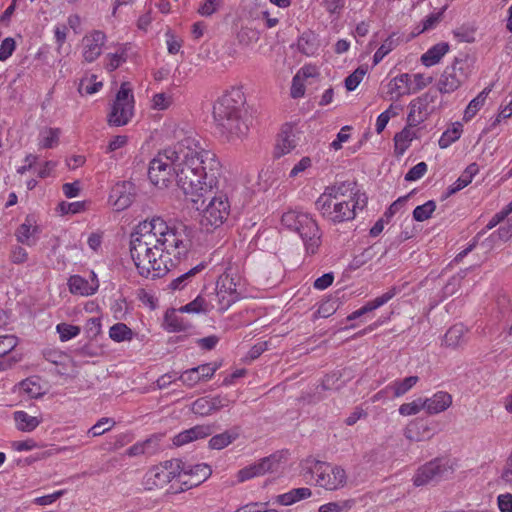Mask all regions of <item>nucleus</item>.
Segmentation results:
<instances>
[{
    "mask_svg": "<svg viewBox=\"0 0 512 512\" xmlns=\"http://www.w3.org/2000/svg\"><path fill=\"white\" fill-rule=\"evenodd\" d=\"M177 142L160 150L150 161L148 177L159 188L168 187L173 179L185 197L199 210L200 223L206 229L221 227L229 218L231 200L226 188H219L221 163L216 154L205 148L192 130L175 125Z\"/></svg>",
    "mask_w": 512,
    "mask_h": 512,
    "instance_id": "1",
    "label": "nucleus"
},
{
    "mask_svg": "<svg viewBox=\"0 0 512 512\" xmlns=\"http://www.w3.org/2000/svg\"><path fill=\"white\" fill-rule=\"evenodd\" d=\"M191 248L188 228L161 217L140 222L130 237V256L138 274L147 279L165 276Z\"/></svg>",
    "mask_w": 512,
    "mask_h": 512,
    "instance_id": "2",
    "label": "nucleus"
},
{
    "mask_svg": "<svg viewBox=\"0 0 512 512\" xmlns=\"http://www.w3.org/2000/svg\"><path fill=\"white\" fill-rule=\"evenodd\" d=\"M367 196L356 182L343 181L325 187L316 200L320 215L332 224H341L355 219L358 210L367 205Z\"/></svg>",
    "mask_w": 512,
    "mask_h": 512,
    "instance_id": "3",
    "label": "nucleus"
},
{
    "mask_svg": "<svg viewBox=\"0 0 512 512\" xmlns=\"http://www.w3.org/2000/svg\"><path fill=\"white\" fill-rule=\"evenodd\" d=\"M244 103L243 92L233 88L223 94L213 106L216 127L229 142L241 140L249 132V126L244 117Z\"/></svg>",
    "mask_w": 512,
    "mask_h": 512,
    "instance_id": "4",
    "label": "nucleus"
},
{
    "mask_svg": "<svg viewBox=\"0 0 512 512\" xmlns=\"http://www.w3.org/2000/svg\"><path fill=\"white\" fill-rule=\"evenodd\" d=\"M305 464L307 471L314 478L315 485L326 491H337L347 484V472L340 465L314 459L306 460Z\"/></svg>",
    "mask_w": 512,
    "mask_h": 512,
    "instance_id": "5",
    "label": "nucleus"
},
{
    "mask_svg": "<svg viewBox=\"0 0 512 512\" xmlns=\"http://www.w3.org/2000/svg\"><path fill=\"white\" fill-rule=\"evenodd\" d=\"M135 114V98L132 89L123 83L110 104L107 123L112 127L127 125Z\"/></svg>",
    "mask_w": 512,
    "mask_h": 512,
    "instance_id": "6",
    "label": "nucleus"
},
{
    "mask_svg": "<svg viewBox=\"0 0 512 512\" xmlns=\"http://www.w3.org/2000/svg\"><path fill=\"white\" fill-rule=\"evenodd\" d=\"M454 462L447 457H436L415 471L412 482L415 487L437 483L454 473Z\"/></svg>",
    "mask_w": 512,
    "mask_h": 512,
    "instance_id": "7",
    "label": "nucleus"
},
{
    "mask_svg": "<svg viewBox=\"0 0 512 512\" xmlns=\"http://www.w3.org/2000/svg\"><path fill=\"white\" fill-rule=\"evenodd\" d=\"M180 470L181 460H166L149 468L143 477L142 484L146 490L163 488L179 475Z\"/></svg>",
    "mask_w": 512,
    "mask_h": 512,
    "instance_id": "8",
    "label": "nucleus"
},
{
    "mask_svg": "<svg viewBox=\"0 0 512 512\" xmlns=\"http://www.w3.org/2000/svg\"><path fill=\"white\" fill-rule=\"evenodd\" d=\"M473 67L463 60H456L447 66L441 74L437 88L442 94H451L458 90L471 76Z\"/></svg>",
    "mask_w": 512,
    "mask_h": 512,
    "instance_id": "9",
    "label": "nucleus"
},
{
    "mask_svg": "<svg viewBox=\"0 0 512 512\" xmlns=\"http://www.w3.org/2000/svg\"><path fill=\"white\" fill-rule=\"evenodd\" d=\"M286 452L280 451L260 459L258 462L240 469L237 473L239 482H245L267 472L277 471L282 462L287 460Z\"/></svg>",
    "mask_w": 512,
    "mask_h": 512,
    "instance_id": "10",
    "label": "nucleus"
},
{
    "mask_svg": "<svg viewBox=\"0 0 512 512\" xmlns=\"http://www.w3.org/2000/svg\"><path fill=\"white\" fill-rule=\"evenodd\" d=\"M211 473L212 470L210 466L205 463L187 466L181 461V470L179 475L176 476L180 483V487L177 491L183 492L193 487H197L207 480Z\"/></svg>",
    "mask_w": 512,
    "mask_h": 512,
    "instance_id": "11",
    "label": "nucleus"
},
{
    "mask_svg": "<svg viewBox=\"0 0 512 512\" xmlns=\"http://www.w3.org/2000/svg\"><path fill=\"white\" fill-rule=\"evenodd\" d=\"M216 299L218 310L226 311L232 304L240 299V292L237 290V284L229 274L221 275L216 283Z\"/></svg>",
    "mask_w": 512,
    "mask_h": 512,
    "instance_id": "12",
    "label": "nucleus"
},
{
    "mask_svg": "<svg viewBox=\"0 0 512 512\" xmlns=\"http://www.w3.org/2000/svg\"><path fill=\"white\" fill-rule=\"evenodd\" d=\"M300 134L291 124L282 126L274 145L273 155L279 159L291 153L299 144Z\"/></svg>",
    "mask_w": 512,
    "mask_h": 512,
    "instance_id": "13",
    "label": "nucleus"
},
{
    "mask_svg": "<svg viewBox=\"0 0 512 512\" xmlns=\"http://www.w3.org/2000/svg\"><path fill=\"white\" fill-rule=\"evenodd\" d=\"M134 200V185L130 181L117 182L110 191L109 204L115 211L127 209Z\"/></svg>",
    "mask_w": 512,
    "mask_h": 512,
    "instance_id": "14",
    "label": "nucleus"
},
{
    "mask_svg": "<svg viewBox=\"0 0 512 512\" xmlns=\"http://www.w3.org/2000/svg\"><path fill=\"white\" fill-rule=\"evenodd\" d=\"M435 100V96L430 93H424L413 99L409 103V113L407 123L409 126H418L424 122L429 114V106Z\"/></svg>",
    "mask_w": 512,
    "mask_h": 512,
    "instance_id": "15",
    "label": "nucleus"
},
{
    "mask_svg": "<svg viewBox=\"0 0 512 512\" xmlns=\"http://www.w3.org/2000/svg\"><path fill=\"white\" fill-rule=\"evenodd\" d=\"M106 35L100 30L86 34L82 39V56L85 62H94L102 53Z\"/></svg>",
    "mask_w": 512,
    "mask_h": 512,
    "instance_id": "16",
    "label": "nucleus"
},
{
    "mask_svg": "<svg viewBox=\"0 0 512 512\" xmlns=\"http://www.w3.org/2000/svg\"><path fill=\"white\" fill-rule=\"evenodd\" d=\"M231 400L225 395L204 396L192 403L191 410L199 416H208L212 413L229 406Z\"/></svg>",
    "mask_w": 512,
    "mask_h": 512,
    "instance_id": "17",
    "label": "nucleus"
},
{
    "mask_svg": "<svg viewBox=\"0 0 512 512\" xmlns=\"http://www.w3.org/2000/svg\"><path fill=\"white\" fill-rule=\"evenodd\" d=\"M403 435L410 442H423L430 440L434 432L426 419L415 418L406 424Z\"/></svg>",
    "mask_w": 512,
    "mask_h": 512,
    "instance_id": "18",
    "label": "nucleus"
},
{
    "mask_svg": "<svg viewBox=\"0 0 512 512\" xmlns=\"http://www.w3.org/2000/svg\"><path fill=\"white\" fill-rule=\"evenodd\" d=\"M218 368L219 366L216 364H202L182 372L179 376V380H181L185 386L191 388L201 381H207L211 379Z\"/></svg>",
    "mask_w": 512,
    "mask_h": 512,
    "instance_id": "19",
    "label": "nucleus"
},
{
    "mask_svg": "<svg viewBox=\"0 0 512 512\" xmlns=\"http://www.w3.org/2000/svg\"><path fill=\"white\" fill-rule=\"evenodd\" d=\"M413 94L412 79L408 73H401L393 77L386 85V96L397 101L400 98Z\"/></svg>",
    "mask_w": 512,
    "mask_h": 512,
    "instance_id": "20",
    "label": "nucleus"
},
{
    "mask_svg": "<svg viewBox=\"0 0 512 512\" xmlns=\"http://www.w3.org/2000/svg\"><path fill=\"white\" fill-rule=\"evenodd\" d=\"M304 243L306 252L315 254L322 242V233L317 221L312 217L298 233Z\"/></svg>",
    "mask_w": 512,
    "mask_h": 512,
    "instance_id": "21",
    "label": "nucleus"
},
{
    "mask_svg": "<svg viewBox=\"0 0 512 512\" xmlns=\"http://www.w3.org/2000/svg\"><path fill=\"white\" fill-rule=\"evenodd\" d=\"M214 431L212 424H201L186 429L173 437V444L177 447L186 445L190 442L204 439L210 436Z\"/></svg>",
    "mask_w": 512,
    "mask_h": 512,
    "instance_id": "22",
    "label": "nucleus"
},
{
    "mask_svg": "<svg viewBox=\"0 0 512 512\" xmlns=\"http://www.w3.org/2000/svg\"><path fill=\"white\" fill-rule=\"evenodd\" d=\"M424 410L428 415H437L448 410L453 403V396L447 391H437L432 396L426 397Z\"/></svg>",
    "mask_w": 512,
    "mask_h": 512,
    "instance_id": "23",
    "label": "nucleus"
},
{
    "mask_svg": "<svg viewBox=\"0 0 512 512\" xmlns=\"http://www.w3.org/2000/svg\"><path fill=\"white\" fill-rule=\"evenodd\" d=\"M67 284L71 294L80 296L93 295L99 287L98 280L96 279V275L93 272L91 282L80 275H72L68 279Z\"/></svg>",
    "mask_w": 512,
    "mask_h": 512,
    "instance_id": "24",
    "label": "nucleus"
},
{
    "mask_svg": "<svg viewBox=\"0 0 512 512\" xmlns=\"http://www.w3.org/2000/svg\"><path fill=\"white\" fill-rule=\"evenodd\" d=\"M39 227L31 217H27L16 230L15 236L19 243L27 246H33L37 242Z\"/></svg>",
    "mask_w": 512,
    "mask_h": 512,
    "instance_id": "25",
    "label": "nucleus"
},
{
    "mask_svg": "<svg viewBox=\"0 0 512 512\" xmlns=\"http://www.w3.org/2000/svg\"><path fill=\"white\" fill-rule=\"evenodd\" d=\"M415 126L407 125L394 136V152L396 156H403L408 148L411 146L412 141L417 137L416 131L413 129Z\"/></svg>",
    "mask_w": 512,
    "mask_h": 512,
    "instance_id": "26",
    "label": "nucleus"
},
{
    "mask_svg": "<svg viewBox=\"0 0 512 512\" xmlns=\"http://www.w3.org/2000/svg\"><path fill=\"white\" fill-rule=\"evenodd\" d=\"M418 382V376L395 379L385 386V391L391 392V398H400L407 394Z\"/></svg>",
    "mask_w": 512,
    "mask_h": 512,
    "instance_id": "27",
    "label": "nucleus"
},
{
    "mask_svg": "<svg viewBox=\"0 0 512 512\" xmlns=\"http://www.w3.org/2000/svg\"><path fill=\"white\" fill-rule=\"evenodd\" d=\"M311 218L312 216L308 213L289 210L282 215L281 223L287 229L299 233L300 229H302Z\"/></svg>",
    "mask_w": 512,
    "mask_h": 512,
    "instance_id": "28",
    "label": "nucleus"
},
{
    "mask_svg": "<svg viewBox=\"0 0 512 512\" xmlns=\"http://www.w3.org/2000/svg\"><path fill=\"white\" fill-rule=\"evenodd\" d=\"M449 50L450 46L447 42H439L423 53L420 61L425 67H432L438 64Z\"/></svg>",
    "mask_w": 512,
    "mask_h": 512,
    "instance_id": "29",
    "label": "nucleus"
},
{
    "mask_svg": "<svg viewBox=\"0 0 512 512\" xmlns=\"http://www.w3.org/2000/svg\"><path fill=\"white\" fill-rule=\"evenodd\" d=\"M493 89V85L485 87L476 97H474L464 110L463 120L469 122L472 120L480 109L485 105L486 100Z\"/></svg>",
    "mask_w": 512,
    "mask_h": 512,
    "instance_id": "30",
    "label": "nucleus"
},
{
    "mask_svg": "<svg viewBox=\"0 0 512 512\" xmlns=\"http://www.w3.org/2000/svg\"><path fill=\"white\" fill-rule=\"evenodd\" d=\"M13 420L16 429L21 432H32L42 423L41 418L31 416L24 410L15 411L13 413Z\"/></svg>",
    "mask_w": 512,
    "mask_h": 512,
    "instance_id": "31",
    "label": "nucleus"
},
{
    "mask_svg": "<svg viewBox=\"0 0 512 512\" xmlns=\"http://www.w3.org/2000/svg\"><path fill=\"white\" fill-rule=\"evenodd\" d=\"M312 496V491L307 487L294 488L286 493L277 495L275 503L283 506H290L296 502L307 499Z\"/></svg>",
    "mask_w": 512,
    "mask_h": 512,
    "instance_id": "32",
    "label": "nucleus"
},
{
    "mask_svg": "<svg viewBox=\"0 0 512 512\" xmlns=\"http://www.w3.org/2000/svg\"><path fill=\"white\" fill-rule=\"evenodd\" d=\"M18 386L19 392L28 398L36 399L43 396L46 392L41 379L37 376H31L22 380Z\"/></svg>",
    "mask_w": 512,
    "mask_h": 512,
    "instance_id": "33",
    "label": "nucleus"
},
{
    "mask_svg": "<svg viewBox=\"0 0 512 512\" xmlns=\"http://www.w3.org/2000/svg\"><path fill=\"white\" fill-rule=\"evenodd\" d=\"M240 436L239 428L233 427L222 433L212 436L209 440V448L213 450H221L229 446Z\"/></svg>",
    "mask_w": 512,
    "mask_h": 512,
    "instance_id": "34",
    "label": "nucleus"
},
{
    "mask_svg": "<svg viewBox=\"0 0 512 512\" xmlns=\"http://www.w3.org/2000/svg\"><path fill=\"white\" fill-rule=\"evenodd\" d=\"M132 48L131 43H122L114 53H108L105 57V68L114 71L127 60L128 51Z\"/></svg>",
    "mask_w": 512,
    "mask_h": 512,
    "instance_id": "35",
    "label": "nucleus"
},
{
    "mask_svg": "<svg viewBox=\"0 0 512 512\" xmlns=\"http://www.w3.org/2000/svg\"><path fill=\"white\" fill-rule=\"evenodd\" d=\"M61 135V129L55 127H44L38 135L39 149H52L58 146Z\"/></svg>",
    "mask_w": 512,
    "mask_h": 512,
    "instance_id": "36",
    "label": "nucleus"
},
{
    "mask_svg": "<svg viewBox=\"0 0 512 512\" xmlns=\"http://www.w3.org/2000/svg\"><path fill=\"white\" fill-rule=\"evenodd\" d=\"M299 51L306 56H315L319 51V43L314 33H303L297 43Z\"/></svg>",
    "mask_w": 512,
    "mask_h": 512,
    "instance_id": "37",
    "label": "nucleus"
},
{
    "mask_svg": "<svg viewBox=\"0 0 512 512\" xmlns=\"http://www.w3.org/2000/svg\"><path fill=\"white\" fill-rule=\"evenodd\" d=\"M467 328L458 323L450 327L444 335L443 343L448 347H457L464 342Z\"/></svg>",
    "mask_w": 512,
    "mask_h": 512,
    "instance_id": "38",
    "label": "nucleus"
},
{
    "mask_svg": "<svg viewBox=\"0 0 512 512\" xmlns=\"http://www.w3.org/2000/svg\"><path fill=\"white\" fill-rule=\"evenodd\" d=\"M163 325L168 332H180L186 330L188 327L181 312L176 310L166 312Z\"/></svg>",
    "mask_w": 512,
    "mask_h": 512,
    "instance_id": "39",
    "label": "nucleus"
},
{
    "mask_svg": "<svg viewBox=\"0 0 512 512\" xmlns=\"http://www.w3.org/2000/svg\"><path fill=\"white\" fill-rule=\"evenodd\" d=\"M463 133V126L460 122H455L451 127L447 128L438 141L441 149H446L456 142Z\"/></svg>",
    "mask_w": 512,
    "mask_h": 512,
    "instance_id": "40",
    "label": "nucleus"
},
{
    "mask_svg": "<svg viewBox=\"0 0 512 512\" xmlns=\"http://www.w3.org/2000/svg\"><path fill=\"white\" fill-rule=\"evenodd\" d=\"M108 333L110 339L117 343L131 341L134 336V332L126 324L121 322L112 325Z\"/></svg>",
    "mask_w": 512,
    "mask_h": 512,
    "instance_id": "41",
    "label": "nucleus"
},
{
    "mask_svg": "<svg viewBox=\"0 0 512 512\" xmlns=\"http://www.w3.org/2000/svg\"><path fill=\"white\" fill-rule=\"evenodd\" d=\"M398 292L399 291L396 287H392L382 295L374 298L373 300L368 301L365 305L362 306V308L366 314L372 312L388 303L392 298H394L397 295Z\"/></svg>",
    "mask_w": 512,
    "mask_h": 512,
    "instance_id": "42",
    "label": "nucleus"
},
{
    "mask_svg": "<svg viewBox=\"0 0 512 512\" xmlns=\"http://www.w3.org/2000/svg\"><path fill=\"white\" fill-rule=\"evenodd\" d=\"M103 87V82L98 80V77L94 74L85 76L81 79L79 84V92L92 95L100 91Z\"/></svg>",
    "mask_w": 512,
    "mask_h": 512,
    "instance_id": "43",
    "label": "nucleus"
},
{
    "mask_svg": "<svg viewBox=\"0 0 512 512\" xmlns=\"http://www.w3.org/2000/svg\"><path fill=\"white\" fill-rule=\"evenodd\" d=\"M436 210V203L433 200H429L422 205H418L413 210V218L417 222H423L431 218L432 214Z\"/></svg>",
    "mask_w": 512,
    "mask_h": 512,
    "instance_id": "44",
    "label": "nucleus"
},
{
    "mask_svg": "<svg viewBox=\"0 0 512 512\" xmlns=\"http://www.w3.org/2000/svg\"><path fill=\"white\" fill-rule=\"evenodd\" d=\"M116 422L112 418L102 417L87 432L91 437H98L108 432L115 426Z\"/></svg>",
    "mask_w": 512,
    "mask_h": 512,
    "instance_id": "45",
    "label": "nucleus"
},
{
    "mask_svg": "<svg viewBox=\"0 0 512 512\" xmlns=\"http://www.w3.org/2000/svg\"><path fill=\"white\" fill-rule=\"evenodd\" d=\"M173 104V95L165 92L156 93L151 99V108L153 110L164 111Z\"/></svg>",
    "mask_w": 512,
    "mask_h": 512,
    "instance_id": "46",
    "label": "nucleus"
},
{
    "mask_svg": "<svg viewBox=\"0 0 512 512\" xmlns=\"http://www.w3.org/2000/svg\"><path fill=\"white\" fill-rule=\"evenodd\" d=\"M424 410L423 398H417L411 402L403 403L399 406L398 412L401 416L408 417L417 415Z\"/></svg>",
    "mask_w": 512,
    "mask_h": 512,
    "instance_id": "47",
    "label": "nucleus"
},
{
    "mask_svg": "<svg viewBox=\"0 0 512 512\" xmlns=\"http://www.w3.org/2000/svg\"><path fill=\"white\" fill-rule=\"evenodd\" d=\"M56 331L59 334V338L62 342L69 341L75 337H77L81 329L79 326L68 324V323H59L56 326Z\"/></svg>",
    "mask_w": 512,
    "mask_h": 512,
    "instance_id": "48",
    "label": "nucleus"
},
{
    "mask_svg": "<svg viewBox=\"0 0 512 512\" xmlns=\"http://www.w3.org/2000/svg\"><path fill=\"white\" fill-rule=\"evenodd\" d=\"M337 308L338 305L336 300L325 299L319 304L318 309L313 315V318H328L336 312Z\"/></svg>",
    "mask_w": 512,
    "mask_h": 512,
    "instance_id": "49",
    "label": "nucleus"
},
{
    "mask_svg": "<svg viewBox=\"0 0 512 512\" xmlns=\"http://www.w3.org/2000/svg\"><path fill=\"white\" fill-rule=\"evenodd\" d=\"M86 209H87L86 201H75V202L62 201L58 205V211L62 215L77 214V213L84 212Z\"/></svg>",
    "mask_w": 512,
    "mask_h": 512,
    "instance_id": "50",
    "label": "nucleus"
},
{
    "mask_svg": "<svg viewBox=\"0 0 512 512\" xmlns=\"http://www.w3.org/2000/svg\"><path fill=\"white\" fill-rule=\"evenodd\" d=\"M312 163V159L309 156L302 157L291 168L289 172V178L295 179L297 177L303 176L312 167Z\"/></svg>",
    "mask_w": 512,
    "mask_h": 512,
    "instance_id": "51",
    "label": "nucleus"
},
{
    "mask_svg": "<svg viewBox=\"0 0 512 512\" xmlns=\"http://www.w3.org/2000/svg\"><path fill=\"white\" fill-rule=\"evenodd\" d=\"M19 340L15 335L7 334L0 336V358L8 355L18 345Z\"/></svg>",
    "mask_w": 512,
    "mask_h": 512,
    "instance_id": "52",
    "label": "nucleus"
},
{
    "mask_svg": "<svg viewBox=\"0 0 512 512\" xmlns=\"http://www.w3.org/2000/svg\"><path fill=\"white\" fill-rule=\"evenodd\" d=\"M204 268H205V264L204 263H200V264L196 265L195 267H193L192 269H190L186 273H184L181 276H179L178 278L174 279L171 282L170 287L173 290L182 289L185 286V281L187 279H189L192 276H195L197 273L202 271Z\"/></svg>",
    "mask_w": 512,
    "mask_h": 512,
    "instance_id": "53",
    "label": "nucleus"
},
{
    "mask_svg": "<svg viewBox=\"0 0 512 512\" xmlns=\"http://www.w3.org/2000/svg\"><path fill=\"white\" fill-rule=\"evenodd\" d=\"M366 74V69L363 67H358L353 73H351L345 79V87L348 91H354L359 84L362 82L364 76Z\"/></svg>",
    "mask_w": 512,
    "mask_h": 512,
    "instance_id": "54",
    "label": "nucleus"
},
{
    "mask_svg": "<svg viewBox=\"0 0 512 512\" xmlns=\"http://www.w3.org/2000/svg\"><path fill=\"white\" fill-rule=\"evenodd\" d=\"M352 507L350 501L329 502L321 505L318 512H344Z\"/></svg>",
    "mask_w": 512,
    "mask_h": 512,
    "instance_id": "55",
    "label": "nucleus"
},
{
    "mask_svg": "<svg viewBox=\"0 0 512 512\" xmlns=\"http://www.w3.org/2000/svg\"><path fill=\"white\" fill-rule=\"evenodd\" d=\"M222 0H203L197 12L204 17L213 15L221 6Z\"/></svg>",
    "mask_w": 512,
    "mask_h": 512,
    "instance_id": "56",
    "label": "nucleus"
},
{
    "mask_svg": "<svg viewBox=\"0 0 512 512\" xmlns=\"http://www.w3.org/2000/svg\"><path fill=\"white\" fill-rule=\"evenodd\" d=\"M16 49V42L12 37H7L0 44V61H6Z\"/></svg>",
    "mask_w": 512,
    "mask_h": 512,
    "instance_id": "57",
    "label": "nucleus"
},
{
    "mask_svg": "<svg viewBox=\"0 0 512 512\" xmlns=\"http://www.w3.org/2000/svg\"><path fill=\"white\" fill-rule=\"evenodd\" d=\"M352 130V127L349 125L343 126L340 131L338 132L336 139H334L330 147L334 151H338L342 148L343 143L347 142L350 139V131Z\"/></svg>",
    "mask_w": 512,
    "mask_h": 512,
    "instance_id": "58",
    "label": "nucleus"
},
{
    "mask_svg": "<svg viewBox=\"0 0 512 512\" xmlns=\"http://www.w3.org/2000/svg\"><path fill=\"white\" fill-rule=\"evenodd\" d=\"M427 170V164L425 162H419L406 173L405 180L409 182L417 181L426 174Z\"/></svg>",
    "mask_w": 512,
    "mask_h": 512,
    "instance_id": "59",
    "label": "nucleus"
},
{
    "mask_svg": "<svg viewBox=\"0 0 512 512\" xmlns=\"http://www.w3.org/2000/svg\"><path fill=\"white\" fill-rule=\"evenodd\" d=\"M305 81L298 74L292 79V85L290 89V95L294 99H298L304 96L305 94Z\"/></svg>",
    "mask_w": 512,
    "mask_h": 512,
    "instance_id": "60",
    "label": "nucleus"
},
{
    "mask_svg": "<svg viewBox=\"0 0 512 512\" xmlns=\"http://www.w3.org/2000/svg\"><path fill=\"white\" fill-rule=\"evenodd\" d=\"M411 79L413 93H416L424 89L425 87L432 83V77L425 76L424 74L421 73H415L411 75Z\"/></svg>",
    "mask_w": 512,
    "mask_h": 512,
    "instance_id": "61",
    "label": "nucleus"
},
{
    "mask_svg": "<svg viewBox=\"0 0 512 512\" xmlns=\"http://www.w3.org/2000/svg\"><path fill=\"white\" fill-rule=\"evenodd\" d=\"M496 502L500 512H512V493L499 494Z\"/></svg>",
    "mask_w": 512,
    "mask_h": 512,
    "instance_id": "62",
    "label": "nucleus"
},
{
    "mask_svg": "<svg viewBox=\"0 0 512 512\" xmlns=\"http://www.w3.org/2000/svg\"><path fill=\"white\" fill-rule=\"evenodd\" d=\"M64 493H65L64 490H58V491H55L54 493L49 494V495H44V496L36 497L33 500V503H35L37 505H40V506L51 505L54 502H56L61 496H63Z\"/></svg>",
    "mask_w": 512,
    "mask_h": 512,
    "instance_id": "63",
    "label": "nucleus"
},
{
    "mask_svg": "<svg viewBox=\"0 0 512 512\" xmlns=\"http://www.w3.org/2000/svg\"><path fill=\"white\" fill-rule=\"evenodd\" d=\"M235 512H278L276 509L265 508L264 504H248L237 509Z\"/></svg>",
    "mask_w": 512,
    "mask_h": 512,
    "instance_id": "64",
    "label": "nucleus"
}]
</instances>
